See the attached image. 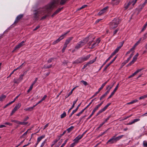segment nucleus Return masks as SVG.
<instances>
[{"label": "nucleus", "instance_id": "1", "mask_svg": "<svg viewBox=\"0 0 147 147\" xmlns=\"http://www.w3.org/2000/svg\"><path fill=\"white\" fill-rule=\"evenodd\" d=\"M47 5L44 7H43L38 9L34 11V13L33 14V16L35 20H38L40 16L43 15L45 13H47L44 16L42 17L40 19V20H42L45 19L46 18L48 17L50 14V12L53 9L50 10L49 11H46L45 8Z\"/></svg>", "mask_w": 147, "mask_h": 147}, {"label": "nucleus", "instance_id": "2", "mask_svg": "<svg viewBox=\"0 0 147 147\" xmlns=\"http://www.w3.org/2000/svg\"><path fill=\"white\" fill-rule=\"evenodd\" d=\"M67 0H53L50 3L47 5L45 8L46 11L53 9L54 7H57L59 4L63 5Z\"/></svg>", "mask_w": 147, "mask_h": 147}, {"label": "nucleus", "instance_id": "3", "mask_svg": "<svg viewBox=\"0 0 147 147\" xmlns=\"http://www.w3.org/2000/svg\"><path fill=\"white\" fill-rule=\"evenodd\" d=\"M119 20L118 18L114 19L109 23V27L111 29H114L117 28L119 23Z\"/></svg>", "mask_w": 147, "mask_h": 147}, {"label": "nucleus", "instance_id": "4", "mask_svg": "<svg viewBox=\"0 0 147 147\" xmlns=\"http://www.w3.org/2000/svg\"><path fill=\"white\" fill-rule=\"evenodd\" d=\"M69 32V31H67L65 33L63 34L58 39H57L55 41H54L53 42V45H55L56 44L58 43L65 36L66 34L68 33Z\"/></svg>", "mask_w": 147, "mask_h": 147}, {"label": "nucleus", "instance_id": "5", "mask_svg": "<svg viewBox=\"0 0 147 147\" xmlns=\"http://www.w3.org/2000/svg\"><path fill=\"white\" fill-rule=\"evenodd\" d=\"M26 40L23 41L18 45H16L14 48V49L12 51L13 52H14L16 50H18L22 46L24 45V43L26 42Z\"/></svg>", "mask_w": 147, "mask_h": 147}, {"label": "nucleus", "instance_id": "6", "mask_svg": "<svg viewBox=\"0 0 147 147\" xmlns=\"http://www.w3.org/2000/svg\"><path fill=\"white\" fill-rule=\"evenodd\" d=\"M24 16L23 14H20L18 15L16 18L13 24H16Z\"/></svg>", "mask_w": 147, "mask_h": 147}, {"label": "nucleus", "instance_id": "7", "mask_svg": "<svg viewBox=\"0 0 147 147\" xmlns=\"http://www.w3.org/2000/svg\"><path fill=\"white\" fill-rule=\"evenodd\" d=\"M123 136V135H121L116 137H115V136H114L112 137L115 143H116L117 141L122 138Z\"/></svg>", "mask_w": 147, "mask_h": 147}, {"label": "nucleus", "instance_id": "8", "mask_svg": "<svg viewBox=\"0 0 147 147\" xmlns=\"http://www.w3.org/2000/svg\"><path fill=\"white\" fill-rule=\"evenodd\" d=\"M84 45V43L82 41H81L77 43L75 47V49H78Z\"/></svg>", "mask_w": 147, "mask_h": 147}, {"label": "nucleus", "instance_id": "9", "mask_svg": "<svg viewBox=\"0 0 147 147\" xmlns=\"http://www.w3.org/2000/svg\"><path fill=\"white\" fill-rule=\"evenodd\" d=\"M144 69V68H142L140 69L137 70L135 72H134V73H133L131 75L129 76L128 77V78H131V77H133L135 75H136L137 73H138L139 72H140L142 70Z\"/></svg>", "mask_w": 147, "mask_h": 147}, {"label": "nucleus", "instance_id": "10", "mask_svg": "<svg viewBox=\"0 0 147 147\" xmlns=\"http://www.w3.org/2000/svg\"><path fill=\"white\" fill-rule=\"evenodd\" d=\"M119 83L116 86V87H115V88L114 90H113V92L111 93V94L110 95V96L108 98V99H109L110 98H111L113 96L115 92L117 90V89L118 88V87H119Z\"/></svg>", "mask_w": 147, "mask_h": 147}, {"label": "nucleus", "instance_id": "11", "mask_svg": "<svg viewBox=\"0 0 147 147\" xmlns=\"http://www.w3.org/2000/svg\"><path fill=\"white\" fill-rule=\"evenodd\" d=\"M83 62V60L81 58H79L78 59L74 61L73 63V64H78V63H81Z\"/></svg>", "mask_w": 147, "mask_h": 147}, {"label": "nucleus", "instance_id": "12", "mask_svg": "<svg viewBox=\"0 0 147 147\" xmlns=\"http://www.w3.org/2000/svg\"><path fill=\"white\" fill-rule=\"evenodd\" d=\"M124 43V42H120V44H121V45L118 47L113 52L115 54L117 53L119 51V49H121V47L123 46V45Z\"/></svg>", "mask_w": 147, "mask_h": 147}, {"label": "nucleus", "instance_id": "13", "mask_svg": "<svg viewBox=\"0 0 147 147\" xmlns=\"http://www.w3.org/2000/svg\"><path fill=\"white\" fill-rule=\"evenodd\" d=\"M45 135H42L38 137L37 140V142L36 144V146L37 145L38 143L41 141V140L42 139L45 138Z\"/></svg>", "mask_w": 147, "mask_h": 147}, {"label": "nucleus", "instance_id": "14", "mask_svg": "<svg viewBox=\"0 0 147 147\" xmlns=\"http://www.w3.org/2000/svg\"><path fill=\"white\" fill-rule=\"evenodd\" d=\"M63 8V7H61V8H59L57 9L54 13L51 16V17H53L55 15L57 14V13H58L59 12L61 11V10H62Z\"/></svg>", "mask_w": 147, "mask_h": 147}, {"label": "nucleus", "instance_id": "15", "mask_svg": "<svg viewBox=\"0 0 147 147\" xmlns=\"http://www.w3.org/2000/svg\"><path fill=\"white\" fill-rule=\"evenodd\" d=\"M108 8L107 7H105L101 10L100 11H99L98 13V15L99 16L101 15L104 13H105L106 11V10Z\"/></svg>", "mask_w": 147, "mask_h": 147}, {"label": "nucleus", "instance_id": "16", "mask_svg": "<svg viewBox=\"0 0 147 147\" xmlns=\"http://www.w3.org/2000/svg\"><path fill=\"white\" fill-rule=\"evenodd\" d=\"M82 138L80 136V135H79L75 138L73 140V141L76 144Z\"/></svg>", "mask_w": 147, "mask_h": 147}, {"label": "nucleus", "instance_id": "17", "mask_svg": "<svg viewBox=\"0 0 147 147\" xmlns=\"http://www.w3.org/2000/svg\"><path fill=\"white\" fill-rule=\"evenodd\" d=\"M21 105L20 103H19L14 108L13 111V113H15L18 109L20 107Z\"/></svg>", "mask_w": 147, "mask_h": 147}, {"label": "nucleus", "instance_id": "18", "mask_svg": "<svg viewBox=\"0 0 147 147\" xmlns=\"http://www.w3.org/2000/svg\"><path fill=\"white\" fill-rule=\"evenodd\" d=\"M73 38L72 37H71L68 38L66 40L64 44L66 45H67L71 40L73 39Z\"/></svg>", "mask_w": 147, "mask_h": 147}, {"label": "nucleus", "instance_id": "19", "mask_svg": "<svg viewBox=\"0 0 147 147\" xmlns=\"http://www.w3.org/2000/svg\"><path fill=\"white\" fill-rule=\"evenodd\" d=\"M140 120V119L139 118L134 119L132 121L129 122L127 124V125H131L132 124H133L135 122H136Z\"/></svg>", "mask_w": 147, "mask_h": 147}, {"label": "nucleus", "instance_id": "20", "mask_svg": "<svg viewBox=\"0 0 147 147\" xmlns=\"http://www.w3.org/2000/svg\"><path fill=\"white\" fill-rule=\"evenodd\" d=\"M134 54L133 53H132L130 55L129 57L127 58V59L126 60H125V61H124V64H125L126 63H127V62H128L130 60V59L133 56V55Z\"/></svg>", "mask_w": 147, "mask_h": 147}, {"label": "nucleus", "instance_id": "21", "mask_svg": "<svg viewBox=\"0 0 147 147\" xmlns=\"http://www.w3.org/2000/svg\"><path fill=\"white\" fill-rule=\"evenodd\" d=\"M78 100V99H77L76 100L74 101L73 102V104L72 105V106L71 107L68 111V113H69L70 112V111L74 107L76 103Z\"/></svg>", "mask_w": 147, "mask_h": 147}, {"label": "nucleus", "instance_id": "22", "mask_svg": "<svg viewBox=\"0 0 147 147\" xmlns=\"http://www.w3.org/2000/svg\"><path fill=\"white\" fill-rule=\"evenodd\" d=\"M114 143H115L112 137L107 142L106 144H108L109 143L110 144H113Z\"/></svg>", "mask_w": 147, "mask_h": 147}, {"label": "nucleus", "instance_id": "23", "mask_svg": "<svg viewBox=\"0 0 147 147\" xmlns=\"http://www.w3.org/2000/svg\"><path fill=\"white\" fill-rule=\"evenodd\" d=\"M90 55H87V56L83 57H81V58L83 60V62L87 60L90 57Z\"/></svg>", "mask_w": 147, "mask_h": 147}, {"label": "nucleus", "instance_id": "24", "mask_svg": "<svg viewBox=\"0 0 147 147\" xmlns=\"http://www.w3.org/2000/svg\"><path fill=\"white\" fill-rule=\"evenodd\" d=\"M131 2H129L125 4L124 7V10H125L127 9L129 7L131 4Z\"/></svg>", "mask_w": 147, "mask_h": 147}, {"label": "nucleus", "instance_id": "25", "mask_svg": "<svg viewBox=\"0 0 147 147\" xmlns=\"http://www.w3.org/2000/svg\"><path fill=\"white\" fill-rule=\"evenodd\" d=\"M121 0H112V3L115 5L118 4Z\"/></svg>", "mask_w": 147, "mask_h": 147}, {"label": "nucleus", "instance_id": "26", "mask_svg": "<svg viewBox=\"0 0 147 147\" xmlns=\"http://www.w3.org/2000/svg\"><path fill=\"white\" fill-rule=\"evenodd\" d=\"M147 3V0H146L144 3L140 5V7L141 9H142L144 6Z\"/></svg>", "mask_w": 147, "mask_h": 147}, {"label": "nucleus", "instance_id": "27", "mask_svg": "<svg viewBox=\"0 0 147 147\" xmlns=\"http://www.w3.org/2000/svg\"><path fill=\"white\" fill-rule=\"evenodd\" d=\"M138 101V100H137V99H135L134 100H133L130 102H129L127 103V105H130V104H133V103H134L137 102Z\"/></svg>", "mask_w": 147, "mask_h": 147}, {"label": "nucleus", "instance_id": "28", "mask_svg": "<svg viewBox=\"0 0 147 147\" xmlns=\"http://www.w3.org/2000/svg\"><path fill=\"white\" fill-rule=\"evenodd\" d=\"M89 40L88 37H86L83 40L82 42H84V45H85Z\"/></svg>", "mask_w": 147, "mask_h": 147}, {"label": "nucleus", "instance_id": "29", "mask_svg": "<svg viewBox=\"0 0 147 147\" xmlns=\"http://www.w3.org/2000/svg\"><path fill=\"white\" fill-rule=\"evenodd\" d=\"M147 26V22L144 25V26L143 28L142 29L141 31V32H143L146 29Z\"/></svg>", "mask_w": 147, "mask_h": 147}, {"label": "nucleus", "instance_id": "30", "mask_svg": "<svg viewBox=\"0 0 147 147\" xmlns=\"http://www.w3.org/2000/svg\"><path fill=\"white\" fill-rule=\"evenodd\" d=\"M74 128V127L73 126H71L70 127L67 129L66 130L67 131L68 133L70 132L71 131L73 128Z\"/></svg>", "mask_w": 147, "mask_h": 147}, {"label": "nucleus", "instance_id": "31", "mask_svg": "<svg viewBox=\"0 0 147 147\" xmlns=\"http://www.w3.org/2000/svg\"><path fill=\"white\" fill-rule=\"evenodd\" d=\"M6 97V96L5 95H2L0 97V100L1 101H2Z\"/></svg>", "mask_w": 147, "mask_h": 147}, {"label": "nucleus", "instance_id": "32", "mask_svg": "<svg viewBox=\"0 0 147 147\" xmlns=\"http://www.w3.org/2000/svg\"><path fill=\"white\" fill-rule=\"evenodd\" d=\"M97 45H98L95 42L92 44L91 47H89V48L91 49H93Z\"/></svg>", "mask_w": 147, "mask_h": 147}, {"label": "nucleus", "instance_id": "33", "mask_svg": "<svg viewBox=\"0 0 147 147\" xmlns=\"http://www.w3.org/2000/svg\"><path fill=\"white\" fill-rule=\"evenodd\" d=\"M147 97V94L145 95H143V96H141L139 97V100L141 99H143Z\"/></svg>", "mask_w": 147, "mask_h": 147}, {"label": "nucleus", "instance_id": "34", "mask_svg": "<svg viewBox=\"0 0 147 147\" xmlns=\"http://www.w3.org/2000/svg\"><path fill=\"white\" fill-rule=\"evenodd\" d=\"M96 59V58H95L94 59H92V60L90 61L87 63H88V65L92 64V63H94Z\"/></svg>", "mask_w": 147, "mask_h": 147}, {"label": "nucleus", "instance_id": "35", "mask_svg": "<svg viewBox=\"0 0 147 147\" xmlns=\"http://www.w3.org/2000/svg\"><path fill=\"white\" fill-rule=\"evenodd\" d=\"M66 113L64 112L61 115V118L62 119L64 118L66 116Z\"/></svg>", "mask_w": 147, "mask_h": 147}, {"label": "nucleus", "instance_id": "36", "mask_svg": "<svg viewBox=\"0 0 147 147\" xmlns=\"http://www.w3.org/2000/svg\"><path fill=\"white\" fill-rule=\"evenodd\" d=\"M98 108H99V107H97V106H96L94 108V109L93 110L92 112V113L94 114V113L98 109Z\"/></svg>", "mask_w": 147, "mask_h": 147}, {"label": "nucleus", "instance_id": "37", "mask_svg": "<svg viewBox=\"0 0 147 147\" xmlns=\"http://www.w3.org/2000/svg\"><path fill=\"white\" fill-rule=\"evenodd\" d=\"M33 107H32L26 108L25 110L26 111H31L33 110Z\"/></svg>", "mask_w": 147, "mask_h": 147}, {"label": "nucleus", "instance_id": "38", "mask_svg": "<svg viewBox=\"0 0 147 147\" xmlns=\"http://www.w3.org/2000/svg\"><path fill=\"white\" fill-rule=\"evenodd\" d=\"M28 123L27 122H21L19 121L18 124L22 125H26Z\"/></svg>", "mask_w": 147, "mask_h": 147}, {"label": "nucleus", "instance_id": "39", "mask_svg": "<svg viewBox=\"0 0 147 147\" xmlns=\"http://www.w3.org/2000/svg\"><path fill=\"white\" fill-rule=\"evenodd\" d=\"M119 30V29L118 28H117L113 32V36H115Z\"/></svg>", "mask_w": 147, "mask_h": 147}, {"label": "nucleus", "instance_id": "40", "mask_svg": "<svg viewBox=\"0 0 147 147\" xmlns=\"http://www.w3.org/2000/svg\"><path fill=\"white\" fill-rule=\"evenodd\" d=\"M67 46V45H66L65 44H64L63 47V48L62 49V52L63 53L64 52Z\"/></svg>", "mask_w": 147, "mask_h": 147}, {"label": "nucleus", "instance_id": "41", "mask_svg": "<svg viewBox=\"0 0 147 147\" xmlns=\"http://www.w3.org/2000/svg\"><path fill=\"white\" fill-rule=\"evenodd\" d=\"M116 54L113 52L112 53L111 55L108 58L109 60L113 57V56L115 55Z\"/></svg>", "mask_w": 147, "mask_h": 147}, {"label": "nucleus", "instance_id": "42", "mask_svg": "<svg viewBox=\"0 0 147 147\" xmlns=\"http://www.w3.org/2000/svg\"><path fill=\"white\" fill-rule=\"evenodd\" d=\"M68 140V139H67L66 140H65V141L62 144V145L60 146V147H63L66 144V143L67 142Z\"/></svg>", "mask_w": 147, "mask_h": 147}, {"label": "nucleus", "instance_id": "43", "mask_svg": "<svg viewBox=\"0 0 147 147\" xmlns=\"http://www.w3.org/2000/svg\"><path fill=\"white\" fill-rule=\"evenodd\" d=\"M96 98H95L94 99L92 100L91 102L89 104L85 107L86 109L87 108L92 104V102Z\"/></svg>", "mask_w": 147, "mask_h": 147}, {"label": "nucleus", "instance_id": "44", "mask_svg": "<svg viewBox=\"0 0 147 147\" xmlns=\"http://www.w3.org/2000/svg\"><path fill=\"white\" fill-rule=\"evenodd\" d=\"M33 86H32V85H31L30 86L29 89L27 91V92L28 93L29 92L32 90L33 88Z\"/></svg>", "mask_w": 147, "mask_h": 147}, {"label": "nucleus", "instance_id": "45", "mask_svg": "<svg viewBox=\"0 0 147 147\" xmlns=\"http://www.w3.org/2000/svg\"><path fill=\"white\" fill-rule=\"evenodd\" d=\"M117 57V55L116 56L114 57V58H113V60H112V61H111L109 63H110V64H111V63H112L113 62H114L116 59V58Z\"/></svg>", "mask_w": 147, "mask_h": 147}, {"label": "nucleus", "instance_id": "46", "mask_svg": "<svg viewBox=\"0 0 147 147\" xmlns=\"http://www.w3.org/2000/svg\"><path fill=\"white\" fill-rule=\"evenodd\" d=\"M109 60L107 59L106 61H105V62H104V63L103 64V65H102V66H101V67L100 69V70L101 69V68L103 67V66Z\"/></svg>", "mask_w": 147, "mask_h": 147}, {"label": "nucleus", "instance_id": "47", "mask_svg": "<svg viewBox=\"0 0 147 147\" xmlns=\"http://www.w3.org/2000/svg\"><path fill=\"white\" fill-rule=\"evenodd\" d=\"M147 37V32L145 34H144L143 35V39H145L146 37Z\"/></svg>", "mask_w": 147, "mask_h": 147}, {"label": "nucleus", "instance_id": "48", "mask_svg": "<svg viewBox=\"0 0 147 147\" xmlns=\"http://www.w3.org/2000/svg\"><path fill=\"white\" fill-rule=\"evenodd\" d=\"M111 115H110L109 116H108V117L107 118L105 119V121H104L105 122H106L108 120H109V119L111 118Z\"/></svg>", "mask_w": 147, "mask_h": 147}, {"label": "nucleus", "instance_id": "49", "mask_svg": "<svg viewBox=\"0 0 147 147\" xmlns=\"http://www.w3.org/2000/svg\"><path fill=\"white\" fill-rule=\"evenodd\" d=\"M87 5H82L81 7H80L79 9H78V10L81 9H82L83 8H84L85 7H87Z\"/></svg>", "mask_w": 147, "mask_h": 147}, {"label": "nucleus", "instance_id": "50", "mask_svg": "<svg viewBox=\"0 0 147 147\" xmlns=\"http://www.w3.org/2000/svg\"><path fill=\"white\" fill-rule=\"evenodd\" d=\"M46 140H45L40 145V147H42L45 145V144L46 143Z\"/></svg>", "mask_w": 147, "mask_h": 147}, {"label": "nucleus", "instance_id": "51", "mask_svg": "<svg viewBox=\"0 0 147 147\" xmlns=\"http://www.w3.org/2000/svg\"><path fill=\"white\" fill-rule=\"evenodd\" d=\"M81 82L83 83V84L85 86H86L88 84L87 82L84 80H82L81 81Z\"/></svg>", "mask_w": 147, "mask_h": 147}, {"label": "nucleus", "instance_id": "52", "mask_svg": "<svg viewBox=\"0 0 147 147\" xmlns=\"http://www.w3.org/2000/svg\"><path fill=\"white\" fill-rule=\"evenodd\" d=\"M143 145L144 146L147 147V142L146 141H144L143 142Z\"/></svg>", "mask_w": 147, "mask_h": 147}, {"label": "nucleus", "instance_id": "53", "mask_svg": "<svg viewBox=\"0 0 147 147\" xmlns=\"http://www.w3.org/2000/svg\"><path fill=\"white\" fill-rule=\"evenodd\" d=\"M100 39L99 38H98L96 40V43L98 45V44L100 43Z\"/></svg>", "mask_w": 147, "mask_h": 147}, {"label": "nucleus", "instance_id": "54", "mask_svg": "<svg viewBox=\"0 0 147 147\" xmlns=\"http://www.w3.org/2000/svg\"><path fill=\"white\" fill-rule=\"evenodd\" d=\"M11 121L16 123L18 124L19 121L16 120H11Z\"/></svg>", "mask_w": 147, "mask_h": 147}, {"label": "nucleus", "instance_id": "55", "mask_svg": "<svg viewBox=\"0 0 147 147\" xmlns=\"http://www.w3.org/2000/svg\"><path fill=\"white\" fill-rule=\"evenodd\" d=\"M37 80H38V78H36L35 79V80L33 82V83L31 85H32V86H33V85H34L35 84V83L36 82Z\"/></svg>", "mask_w": 147, "mask_h": 147}, {"label": "nucleus", "instance_id": "56", "mask_svg": "<svg viewBox=\"0 0 147 147\" xmlns=\"http://www.w3.org/2000/svg\"><path fill=\"white\" fill-rule=\"evenodd\" d=\"M76 144L74 142L70 145L69 147H74Z\"/></svg>", "mask_w": 147, "mask_h": 147}, {"label": "nucleus", "instance_id": "57", "mask_svg": "<svg viewBox=\"0 0 147 147\" xmlns=\"http://www.w3.org/2000/svg\"><path fill=\"white\" fill-rule=\"evenodd\" d=\"M47 96L46 95L44 96L42 98L41 100L42 101L44 100L47 97Z\"/></svg>", "mask_w": 147, "mask_h": 147}, {"label": "nucleus", "instance_id": "58", "mask_svg": "<svg viewBox=\"0 0 147 147\" xmlns=\"http://www.w3.org/2000/svg\"><path fill=\"white\" fill-rule=\"evenodd\" d=\"M71 92H70L69 93L67 94V96H65V98H67L70 95L72 94V93Z\"/></svg>", "mask_w": 147, "mask_h": 147}, {"label": "nucleus", "instance_id": "59", "mask_svg": "<svg viewBox=\"0 0 147 147\" xmlns=\"http://www.w3.org/2000/svg\"><path fill=\"white\" fill-rule=\"evenodd\" d=\"M104 111L102 109L100 110L98 112V114H100L101 113H102V112Z\"/></svg>", "mask_w": 147, "mask_h": 147}, {"label": "nucleus", "instance_id": "60", "mask_svg": "<svg viewBox=\"0 0 147 147\" xmlns=\"http://www.w3.org/2000/svg\"><path fill=\"white\" fill-rule=\"evenodd\" d=\"M53 59V58H51L49 59L48 61V63H49L51 62Z\"/></svg>", "mask_w": 147, "mask_h": 147}, {"label": "nucleus", "instance_id": "61", "mask_svg": "<svg viewBox=\"0 0 147 147\" xmlns=\"http://www.w3.org/2000/svg\"><path fill=\"white\" fill-rule=\"evenodd\" d=\"M111 65V64H110V63L108 64L104 68V70H106L107 67Z\"/></svg>", "mask_w": 147, "mask_h": 147}, {"label": "nucleus", "instance_id": "62", "mask_svg": "<svg viewBox=\"0 0 147 147\" xmlns=\"http://www.w3.org/2000/svg\"><path fill=\"white\" fill-rule=\"evenodd\" d=\"M77 109H75L71 113H72V114H73L74 113H76L77 111Z\"/></svg>", "mask_w": 147, "mask_h": 147}, {"label": "nucleus", "instance_id": "63", "mask_svg": "<svg viewBox=\"0 0 147 147\" xmlns=\"http://www.w3.org/2000/svg\"><path fill=\"white\" fill-rule=\"evenodd\" d=\"M4 124L5 125H7L10 126H11L12 125V124L9 122H6L4 123Z\"/></svg>", "mask_w": 147, "mask_h": 147}, {"label": "nucleus", "instance_id": "64", "mask_svg": "<svg viewBox=\"0 0 147 147\" xmlns=\"http://www.w3.org/2000/svg\"><path fill=\"white\" fill-rule=\"evenodd\" d=\"M139 44V43H138V42H137L133 46V47H134V48H135V47Z\"/></svg>", "mask_w": 147, "mask_h": 147}]
</instances>
